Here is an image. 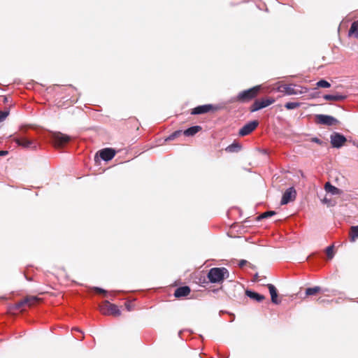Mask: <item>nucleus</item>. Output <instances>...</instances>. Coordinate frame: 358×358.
<instances>
[{
  "label": "nucleus",
  "mask_w": 358,
  "mask_h": 358,
  "mask_svg": "<svg viewBox=\"0 0 358 358\" xmlns=\"http://www.w3.org/2000/svg\"><path fill=\"white\" fill-rule=\"evenodd\" d=\"M261 87L259 85L255 86L248 90H243L238 94L237 96L232 97L230 102L238 101L240 103H246L254 99L258 94Z\"/></svg>",
  "instance_id": "obj_1"
},
{
  "label": "nucleus",
  "mask_w": 358,
  "mask_h": 358,
  "mask_svg": "<svg viewBox=\"0 0 358 358\" xmlns=\"http://www.w3.org/2000/svg\"><path fill=\"white\" fill-rule=\"evenodd\" d=\"M207 277L210 282L218 283L222 282L224 278H228L229 272L224 267H214L208 271Z\"/></svg>",
  "instance_id": "obj_2"
},
{
  "label": "nucleus",
  "mask_w": 358,
  "mask_h": 358,
  "mask_svg": "<svg viewBox=\"0 0 358 358\" xmlns=\"http://www.w3.org/2000/svg\"><path fill=\"white\" fill-rule=\"evenodd\" d=\"M330 139L332 147L335 148H341L347 141L346 137L338 132H333L330 136Z\"/></svg>",
  "instance_id": "obj_3"
},
{
  "label": "nucleus",
  "mask_w": 358,
  "mask_h": 358,
  "mask_svg": "<svg viewBox=\"0 0 358 358\" xmlns=\"http://www.w3.org/2000/svg\"><path fill=\"white\" fill-rule=\"evenodd\" d=\"M13 141L19 146H21L24 148H31L32 150H36L37 147L34 140L27 138L22 136L14 138Z\"/></svg>",
  "instance_id": "obj_4"
},
{
  "label": "nucleus",
  "mask_w": 358,
  "mask_h": 358,
  "mask_svg": "<svg viewBox=\"0 0 358 358\" xmlns=\"http://www.w3.org/2000/svg\"><path fill=\"white\" fill-rule=\"evenodd\" d=\"M315 118L317 123L323 125L332 126L338 123L336 118L328 115L319 114L315 116Z\"/></svg>",
  "instance_id": "obj_5"
},
{
  "label": "nucleus",
  "mask_w": 358,
  "mask_h": 358,
  "mask_svg": "<svg viewBox=\"0 0 358 358\" xmlns=\"http://www.w3.org/2000/svg\"><path fill=\"white\" fill-rule=\"evenodd\" d=\"M52 140L56 146L62 147L70 141L71 137L61 132H55L52 134Z\"/></svg>",
  "instance_id": "obj_6"
},
{
  "label": "nucleus",
  "mask_w": 358,
  "mask_h": 358,
  "mask_svg": "<svg viewBox=\"0 0 358 358\" xmlns=\"http://www.w3.org/2000/svg\"><path fill=\"white\" fill-rule=\"evenodd\" d=\"M218 107L217 106H214L213 104H204L201 106H198L195 108H194L192 110L191 114L192 115H201L207 113L211 110H218Z\"/></svg>",
  "instance_id": "obj_7"
},
{
  "label": "nucleus",
  "mask_w": 358,
  "mask_h": 358,
  "mask_svg": "<svg viewBox=\"0 0 358 358\" xmlns=\"http://www.w3.org/2000/svg\"><path fill=\"white\" fill-rule=\"evenodd\" d=\"M296 196V192L293 187L287 189L282 194L280 204L286 205L289 202L294 201Z\"/></svg>",
  "instance_id": "obj_8"
},
{
  "label": "nucleus",
  "mask_w": 358,
  "mask_h": 358,
  "mask_svg": "<svg viewBox=\"0 0 358 358\" xmlns=\"http://www.w3.org/2000/svg\"><path fill=\"white\" fill-rule=\"evenodd\" d=\"M274 102L273 99H266L262 100H256L250 107L251 112H255L264 108H266Z\"/></svg>",
  "instance_id": "obj_9"
},
{
  "label": "nucleus",
  "mask_w": 358,
  "mask_h": 358,
  "mask_svg": "<svg viewBox=\"0 0 358 358\" xmlns=\"http://www.w3.org/2000/svg\"><path fill=\"white\" fill-rule=\"evenodd\" d=\"M259 125L257 120L250 121L246 123L240 130L238 134L241 136H245L252 132Z\"/></svg>",
  "instance_id": "obj_10"
},
{
  "label": "nucleus",
  "mask_w": 358,
  "mask_h": 358,
  "mask_svg": "<svg viewBox=\"0 0 358 358\" xmlns=\"http://www.w3.org/2000/svg\"><path fill=\"white\" fill-rule=\"evenodd\" d=\"M295 85H282L278 87V91L282 92L287 95H296L301 94L302 92L299 90H296L294 87Z\"/></svg>",
  "instance_id": "obj_11"
},
{
  "label": "nucleus",
  "mask_w": 358,
  "mask_h": 358,
  "mask_svg": "<svg viewBox=\"0 0 358 358\" xmlns=\"http://www.w3.org/2000/svg\"><path fill=\"white\" fill-rule=\"evenodd\" d=\"M100 157L105 162L111 160L115 155V151L113 148H103L99 151Z\"/></svg>",
  "instance_id": "obj_12"
},
{
  "label": "nucleus",
  "mask_w": 358,
  "mask_h": 358,
  "mask_svg": "<svg viewBox=\"0 0 358 358\" xmlns=\"http://www.w3.org/2000/svg\"><path fill=\"white\" fill-rule=\"evenodd\" d=\"M267 287L271 294V302L274 304L280 303V301L278 299V291L273 284H268Z\"/></svg>",
  "instance_id": "obj_13"
},
{
  "label": "nucleus",
  "mask_w": 358,
  "mask_h": 358,
  "mask_svg": "<svg viewBox=\"0 0 358 358\" xmlns=\"http://www.w3.org/2000/svg\"><path fill=\"white\" fill-rule=\"evenodd\" d=\"M190 288L188 286H182L178 287L174 292L176 298L187 296L190 293Z\"/></svg>",
  "instance_id": "obj_14"
},
{
  "label": "nucleus",
  "mask_w": 358,
  "mask_h": 358,
  "mask_svg": "<svg viewBox=\"0 0 358 358\" xmlns=\"http://www.w3.org/2000/svg\"><path fill=\"white\" fill-rule=\"evenodd\" d=\"M245 295L250 298L251 299H253L257 302H262L265 299L264 295L260 294L256 292L252 291L250 289H247L245 291Z\"/></svg>",
  "instance_id": "obj_15"
},
{
  "label": "nucleus",
  "mask_w": 358,
  "mask_h": 358,
  "mask_svg": "<svg viewBox=\"0 0 358 358\" xmlns=\"http://www.w3.org/2000/svg\"><path fill=\"white\" fill-rule=\"evenodd\" d=\"M323 98L327 101H339L346 99L347 96L341 94H325L323 96Z\"/></svg>",
  "instance_id": "obj_16"
},
{
  "label": "nucleus",
  "mask_w": 358,
  "mask_h": 358,
  "mask_svg": "<svg viewBox=\"0 0 358 358\" xmlns=\"http://www.w3.org/2000/svg\"><path fill=\"white\" fill-rule=\"evenodd\" d=\"M202 129L201 126L196 125V126H192L187 129H185L183 131V134L186 136H193L196 134H197L199 131H200Z\"/></svg>",
  "instance_id": "obj_17"
},
{
  "label": "nucleus",
  "mask_w": 358,
  "mask_h": 358,
  "mask_svg": "<svg viewBox=\"0 0 358 358\" xmlns=\"http://www.w3.org/2000/svg\"><path fill=\"white\" fill-rule=\"evenodd\" d=\"M324 189L327 192L331 193L332 195H337L341 192V190L340 189L332 185L329 182L325 184Z\"/></svg>",
  "instance_id": "obj_18"
},
{
  "label": "nucleus",
  "mask_w": 358,
  "mask_h": 358,
  "mask_svg": "<svg viewBox=\"0 0 358 358\" xmlns=\"http://www.w3.org/2000/svg\"><path fill=\"white\" fill-rule=\"evenodd\" d=\"M106 306H108L109 308V315H113L115 316L120 315L121 311L117 306L113 303H110L108 301H106Z\"/></svg>",
  "instance_id": "obj_19"
},
{
  "label": "nucleus",
  "mask_w": 358,
  "mask_h": 358,
  "mask_svg": "<svg viewBox=\"0 0 358 358\" xmlns=\"http://www.w3.org/2000/svg\"><path fill=\"white\" fill-rule=\"evenodd\" d=\"M241 149V145L236 142H234L226 148V151L228 152H238Z\"/></svg>",
  "instance_id": "obj_20"
},
{
  "label": "nucleus",
  "mask_w": 358,
  "mask_h": 358,
  "mask_svg": "<svg viewBox=\"0 0 358 358\" xmlns=\"http://www.w3.org/2000/svg\"><path fill=\"white\" fill-rule=\"evenodd\" d=\"M37 300V298L34 296L26 298L19 303V306H22L24 304H27L29 306H31L34 305Z\"/></svg>",
  "instance_id": "obj_21"
},
{
  "label": "nucleus",
  "mask_w": 358,
  "mask_h": 358,
  "mask_svg": "<svg viewBox=\"0 0 358 358\" xmlns=\"http://www.w3.org/2000/svg\"><path fill=\"white\" fill-rule=\"evenodd\" d=\"M349 35H354L355 38H358V23L357 22L352 23L349 30Z\"/></svg>",
  "instance_id": "obj_22"
},
{
  "label": "nucleus",
  "mask_w": 358,
  "mask_h": 358,
  "mask_svg": "<svg viewBox=\"0 0 358 358\" xmlns=\"http://www.w3.org/2000/svg\"><path fill=\"white\" fill-rule=\"evenodd\" d=\"M321 287L319 286H315L313 287H308L306 289V296H312L315 295L319 292H320Z\"/></svg>",
  "instance_id": "obj_23"
},
{
  "label": "nucleus",
  "mask_w": 358,
  "mask_h": 358,
  "mask_svg": "<svg viewBox=\"0 0 358 358\" xmlns=\"http://www.w3.org/2000/svg\"><path fill=\"white\" fill-rule=\"evenodd\" d=\"M351 241H355L358 238V225L353 226L350 229Z\"/></svg>",
  "instance_id": "obj_24"
},
{
  "label": "nucleus",
  "mask_w": 358,
  "mask_h": 358,
  "mask_svg": "<svg viewBox=\"0 0 358 358\" xmlns=\"http://www.w3.org/2000/svg\"><path fill=\"white\" fill-rule=\"evenodd\" d=\"M106 301H104L100 306H99V309H100V311L102 313V314L103 315H109V308L108 307V306H106Z\"/></svg>",
  "instance_id": "obj_25"
},
{
  "label": "nucleus",
  "mask_w": 358,
  "mask_h": 358,
  "mask_svg": "<svg viewBox=\"0 0 358 358\" xmlns=\"http://www.w3.org/2000/svg\"><path fill=\"white\" fill-rule=\"evenodd\" d=\"M316 85L318 87L328 88L331 87V84L326 80L322 79L317 82Z\"/></svg>",
  "instance_id": "obj_26"
},
{
  "label": "nucleus",
  "mask_w": 358,
  "mask_h": 358,
  "mask_svg": "<svg viewBox=\"0 0 358 358\" xmlns=\"http://www.w3.org/2000/svg\"><path fill=\"white\" fill-rule=\"evenodd\" d=\"M275 214H276V212L274 210L266 211V212L263 213L262 214H261L259 216L258 219L262 220V219L267 218V217H271Z\"/></svg>",
  "instance_id": "obj_27"
},
{
  "label": "nucleus",
  "mask_w": 358,
  "mask_h": 358,
  "mask_svg": "<svg viewBox=\"0 0 358 358\" xmlns=\"http://www.w3.org/2000/svg\"><path fill=\"white\" fill-rule=\"evenodd\" d=\"M182 131L181 130H177L172 133L171 135H169L166 139V141H172L177 138L178 136H180L182 134Z\"/></svg>",
  "instance_id": "obj_28"
},
{
  "label": "nucleus",
  "mask_w": 358,
  "mask_h": 358,
  "mask_svg": "<svg viewBox=\"0 0 358 358\" xmlns=\"http://www.w3.org/2000/svg\"><path fill=\"white\" fill-rule=\"evenodd\" d=\"M334 246L333 245H329L326 248V253H327V258L329 259H331L334 256Z\"/></svg>",
  "instance_id": "obj_29"
},
{
  "label": "nucleus",
  "mask_w": 358,
  "mask_h": 358,
  "mask_svg": "<svg viewBox=\"0 0 358 358\" xmlns=\"http://www.w3.org/2000/svg\"><path fill=\"white\" fill-rule=\"evenodd\" d=\"M299 106H300V104L298 102H287L285 103V107L287 110H292V109L296 108Z\"/></svg>",
  "instance_id": "obj_30"
},
{
  "label": "nucleus",
  "mask_w": 358,
  "mask_h": 358,
  "mask_svg": "<svg viewBox=\"0 0 358 358\" xmlns=\"http://www.w3.org/2000/svg\"><path fill=\"white\" fill-rule=\"evenodd\" d=\"M10 110L8 108L5 109L4 110H0V122L4 121L8 116Z\"/></svg>",
  "instance_id": "obj_31"
},
{
  "label": "nucleus",
  "mask_w": 358,
  "mask_h": 358,
  "mask_svg": "<svg viewBox=\"0 0 358 358\" xmlns=\"http://www.w3.org/2000/svg\"><path fill=\"white\" fill-rule=\"evenodd\" d=\"M321 201H322V203L327 204V206H334V203L330 199H327V197H324Z\"/></svg>",
  "instance_id": "obj_32"
},
{
  "label": "nucleus",
  "mask_w": 358,
  "mask_h": 358,
  "mask_svg": "<svg viewBox=\"0 0 358 358\" xmlns=\"http://www.w3.org/2000/svg\"><path fill=\"white\" fill-rule=\"evenodd\" d=\"M96 293L106 294L108 292L101 287H94L92 288Z\"/></svg>",
  "instance_id": "obj_33"
},
{
  "label": "nucleus",
  "mask_w": 358,
  "mask_h": 358,
  "mask_svg": "<svg viewBox=\"0 0 358 358\" xmlns=\"http://www.w3.org/2000/svg\"><path fill=\"white\" fill-rule=\"evenodd\" d=\"M27 129H28V127L26 125H21L19 127V131H20L22 135L27 134Z\"/></svg>",
  "instance_id": "obj_34"
},
{
  "label": "nucleus",
  "mask_w": 358,
  "mask_h": 358,
  "mask_svg": "<svg viewBox=\"0 0 358 358\" xmlns=\"http://www.w3.org/2000/svg\"><path fill=\"white\" fill-rule=\"evenodd\" d=\"M312 142H314V143H316L319 145H322V141L318 138H313L312 140H311Z\"/></svg>",
  "instance_id": "obj_35"
},
{
  "label": "nucleus",
  "mask_w": 358,
  "mask_h": 358,
  "mask_svg": "<svg viewBox=\"0 0 358 358\" xmlns=\"http://www.w3.org/2000/svg\"><path fill=\"white\" fill-rule=\"evenodd\" d=\"M248 263V262L245 259H241L239 263H238V266L239 267H243L246 264Z\"/></svg>",
  "instance_id": "obj_36"
},
{
  "label": "nucleus",
  "mask_w": 358,
  "mask_h": 358,
  "mask_svg": "<svg viewBox=\"0 0 358 358\" xmlns=\"http://www.w3.org/2000/svg\"><path fill=\"white\" fill-rule=\"evenodd\" d=\"M8 153L6 150H0V156H6Z\"/></svg>",
  "instance_id": "obj_37"
},
{
  "label": "nucleus",
  "mask_w": 358,
  "mask_h": 358,
  "mask_svg": "<svg viewBox=\"0 0 358 358\" xmlns=\"http://www.w3.org/2000/svg\"><path fill=\"white\" fill-rule=\"evenodd\" d=\"M3 103H8V98L6 96H3Z\"/></svg>",
  "instance_id": "obj_38"
},
{
  "label": "nucleus",
  "mask_w": 358,
  "mask_h": 358,
  "mask_svg": "<svg viewBox=\"0 0 358 358\" xmlns=\"http://www.w3.org/2000/svg\"><path fill=\"white\" fill-rule=\"evenodd\" d=\"M258 278H259V275H258V273H256V274L254 275V279H255V280H258Z\"/></svg>",
  "instance_id": "obj_39"
},
{
  "label": "nucleus",
  "mask_w": 358,
  "mask_h": 358,
  "mask_svg": "<svg viewBox=\"0 0 358 358\" xmlns=\"http://www.w3.org/2000/svg\"><path fill=\"white\" fill-rule=\"evenodd\" d=\"M73 331H79V332L82 333V331L80 329H78V328H73Z\"/></svg>",
  "instance_id": "obj_40"
},
{
  "label": "nucleus",
  "mask_w": 358,
  "mask_h": 358,
  "mask_svg": "<svg viewBox=\"0 0 358 358\" xmlns=\"http://www.w3.org/2000/svg\"><path fill=\"white\" fill-rule=\"evenodd\" d=\"M127 308L128 309V310H130V306L129 305H127Z\"/></svg>",
  "instance_id": "obj_41"
}]
</instances>
